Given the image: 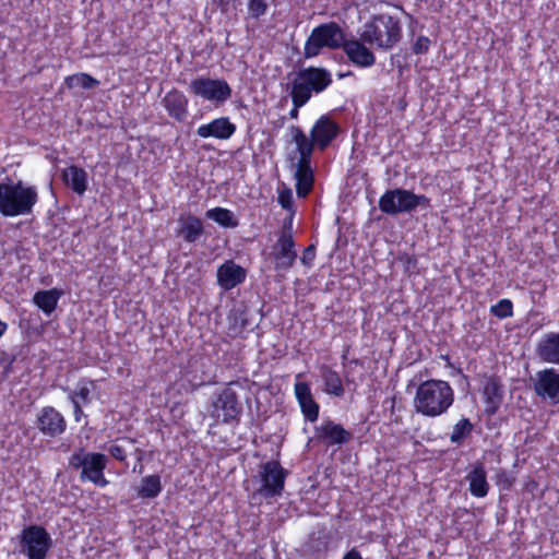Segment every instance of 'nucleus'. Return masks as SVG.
Wrapping results in <instances>:
<instances>
[{"instance_id":"nucleus-1","label":"nucleus","mask_w":559,"mask_h":559,"mask_svg":"<svg viewBox=\"0 0 559 559\" xmlns=\"http://www.w3.org/2000/svg\"><path fill=\"white\" fill-rule=\"evenodd\" d=\"M454 402L451 385L443 380L430 379L421 382L414 397V408L427 417H438L444 414Z\"/></svg>"},{"instance_id":"nucleus-2","label":"nucleus","mask_w":559,"mask_h":559,"mask_svg":"<svg viewBox=\"0 0 559 559\" xmlns=\"http://www.w3.org/2000/svg\"><path fill=\"white\" fill-rule=\"evenodd\" d=\"M38 201L37 189L23 181L0 182V213L5 217L28 215Z\"/></svg>"},{"instance_id":"nucleus-3","label":"nucleus","mask_w":559,"mask_h":559,"mask_svg":"<svg viewBox=\"0 0 559 559\" xmlns=\"http://www.w3.org/2000/svg\"><path fill=\"white\" fill-rule=\"evenodd\" d=\"M402 38V26L397 17L379 14L364 25L360 39L371 47L389 50Z\"/></svg>"},{"instance_id":"nucleus-4","label":"nucleus","mask_w":559,"mask_h":559,"mask_svg":"<svg viewBox=\"0 0 559 559\" xmlns=\"http://www.w3.org/2000/svg\"><path fill=\"white\" fill-rule=\"evenodd\" d=\"M332 83L331 73L324 68L309 67L299 70L290 83V97L296 107L305 106L312 93L323 92Z\"/></svg>"},{"instance_id":"nucleus-5","label":"nucleus","mask_w":559,"mask_h":559,"mask_svg":"<svg viewBox=\"0 0 559 559\" xmlns=\"http://www.w3.org/2000/svg\"><path fill=\"white\" fill-rule=\"evenodd\" d=\"M430 200L424 194H415L411 190L396 188L386 190L379 199V209L388 215L409 213L418 206L428 207Z\"/></svg>"},{"instance_id":"nucleus-6","label":"nucleus","mask_w":559,"mask_h":559,"mask_svg":"<svg viewBox=\"0 0 559 559\" xmlns=\"http://www.w3.org/2000/svg\"><path fill=\"white\" fill-rule=\"evenodd\" d=\"M345 35L335 22L320 24L311 31L304 48L305 58H312L320 53L322 48H343Z\"/></svg>"},{"instance_id":"nucleus-7","label":"nucleus","mask_w":559,"mask_h":559,"mask_svg":"<svg viewBox=\"0 0 559 559\" xmlns=\"http://www.w3.org/2000/svg\"><path fill=\"white\" fill-rule=\"evenodd\" d=\"M287 474L288 472L277 461H269L261 464L255 476L259 486L254 495L264 499L281 497L284 491Z\"/></svg>"},{"instance_id":"nucleus-8","label":"nucleus","mask_w":559,"mask_h":559,"mask_svg":"<svg viewBox=\"0 0 559 559\" xmlns=\"http://www.w3.org/2000/svg\"><path fill=\"white\" fill-rule=\"evenodd\" d=\"M69 464L73 468L82 469L80 476L82 481L90 480L100 487L108 485V480L104 477V469L107 465L104 454L80 450L70 456Z\"/></svg>"},{"instance_id":"nucleus-9","label":"nucleus","mask_w":559,"mask_h":559,"mask_svg":"<svg viewBox=\"0 0 559 559\" xmlns=\"http://www.w3.org/2000/svg\"><path fill=\"white\" fill-rule=\"evenodd\" d=\"M241 412L242 406L238 395L230 386H226L213 395L210 415L216 423L238 421Z\"/></svg>"},{"instance_id":"nucleus-10","label":"nucleus","mask_w":559,"mask_h":559,"mask_svg":"<svg viewBox=\"0 0 559 559\" xmlns=\"http://www.w3.org/2000/svg\"><path fill=\"white\" fill-rule=\"evenodd\" d=\"M22 552L28 559H46L52 540L45 527L39 525L26 526L20 535Z\"/></svg>"},{"instance_id":"nucleus-11","label":"nucleus","mask_w":559,"mask_h":559,"mask_svg":"<svg viewBox=\"0 0 559 559\" xmlns=\"http://www.w3.org/2000/svg\"><path fill=\"white\" fill-rule=\"evenodd\" d=\"M277 271H288L295 264L297 251L293 238L292 222L284 224L271 253Z\"/></svg>"},{"instance_id":"nucleus-12","label":"nucleus","mask_w":559,"mask_h":559,"mask_svg":"<svg viewBox=\"0 0 559 559\" xmlns=\"http://www.w3.org/2000/svg\"><path fill=\"white\" fill-rule=\"evenodd\" d=\"M190 92L203 99L222 104L231 96V88L225 80L197 78L189 84Z\"/></svg>"},{"instance_id":"nucleus-13","label":"nucleus","mask_w":559,"mask_h":559,"mask_svg":"<svg viewBox=\"0 0 559 559\" xmlns=\"http://www.w3.org/2000/svg\"><path fill=\"white\" fill-rule=\"evenodd\" d=\"M36 427L44 436L55 438L66 431L67 421L55 407L45 406L37 415Z\"/></svg>"},{"instance_id":"nucleus-14","label":"nucleus","mask_w":559,"mask_h":559,"mask_svg":"<svg viewBox=\"0 0 559 559\" xmlns=\"http://www.w3.org/2000/svg\"><path fill=\"white\" fill-rule=\"evenodd\" d=\"M534 391L540 397H548L554 403L559 402V371L554 368L544 369L536 373Z\"/></svg>"},{"instance_id":"nucleus-15","label":"nucleus","mask_w":559,"mask_h":559,"mask_svg":"<svg viewBox=\"0 0 559 559\" xmlns=\"http://www.w3.org/2000/svg\"><path fill=\"white\" fill-rule=\"evenodd\" d=\"M289 160L296 179V193L299 198H305L313 186L311 160H296L295 156L289 157Z\"/></svg>"},{"instance_id":"nucleus-16","label":"nucleus","mask_w":559,"mask_h":559,"mask_svg":"<svg viewBox=\"0 0 559 559\" xmlns=\"http://www.w3.org/2000/svg\"><path fill=\"white\" fill-rule=\"evenodd\" d=\"M365 41L359 39L346 40L343 45V50L348 59L356 66L361 68H368L376 63V57L373 52L366 47Z\"/></svg>"},{"instance_id":"nucleus-17","label":"nucleus","mask_w":559,"mask_h":559,"mask_svg":"<svg viewBox=\"0 0 559 559\" xmlns=\"http://www.w3.org/2000/svg\"><path fill=\"white\" fill-rule=\"evenodd\" d=\"M503 385L496 377H488L483 386L485 413L495 415L503 401Z\"/></svg>"},{"instance_id":"nucleus-18","label":"nucleus","mask_w":559,"mask_h":559,"mask_svg":"<svg viewBox=\"0 0 559 559\" xmlns=\"http://www.w3.org/2000/svg\"><path fill=\"white\" fill-rule=\"evenodd\" d=\"M338 126L329 117H320L311 129L310 136L320 150H324L337 135Z\"/></svg>"},{"instance_id":"nucleus-19","label":"nucleus","mask_w":559,"mask_h":559,"mask_svg":"<svg viewBox=\"0 0 559 559\" xmlns=\"http://www.w3.org/2000/svg\"><path fill=\"white\" fill-rule=\"evenodd\" d=\"M236 131V126L227 117H221L212 120L210 123L202 124L197 129L200 138H215L219 140L229 139Z\"/></svg>"},{"instance_id":"nucleus-20","label":"nucleus","mask_w":559,"mask_h":559,"mask_svg":"<svg viewBox=\"0 0 559 559\" xmlns=\"http://www.w3.org/2000/svg\"><path fill=\"white\" fill-rule=\"evenodd\" d=\"M246 278V271L233 260L224 262L217 270V283L225 289L229 290L242 283Z\"/></svg>"},{"instance_id":"nucleus-21","label":"nucleus","mask_w":559,"mask_h":559,"mask_svg":"<svg viewBox=\"0 0 559 559\" xmlns=\"http://www.w3.org/2000/svg\"><path fill=\"white\" fill-rule=\"evenodd\" d=\"M316 438L329 444H344L352 438V433L340 424L326 420L316 427Z\"/></svg>"},{"instance_id":"nucleus-22","label":"nucleus","mask_w":559,"mask_h":559,"mask_svg":"<svg viewBox=\"0 0 559 559\" xmlns=\"http://www.w3.org/2000/svg\"><path fill=\"white\" fill-rule=\"evenodd\" d=\"M295 395L305 418L311 423L316 421L319 416V405L312 397L309 384L307 382H297L295 384Z\"/></svg>"},{"instance_id":"nucleus-23","label":"nucleus","mask_w":559,"mask_h":559,"mask_svg":"<svg viewBox=\"0 0 559 559\" xmlns=\"http://www.w3.org/2000/svg\"><path fill=\"white\" fill-rule=\"evenodd\" d=\"M163 105L168 115L181 122L188 116V98L178 90H171L163 98Z\"/></svg>"},{"instance_id":"nucleus-24","label":"nucleus","mask_w":559,"mask_h":559,"mask_svg":"<svg viewBox=\"0 0 559 559\" xmlns=\"http://www.w3.org/2000/svg\"><path fill=\"white\" fill-rule=\"evenodd\" d=\"M536 354L544 362L559 365V332L545 334L537 343Z\"/></svg>"},{"instance_id":"nucleus-25","label":"nucleus","mask_w":559,"mask_h":559,"mask_svg":"<svg viewBox=\"0 0 559 559\" xmlns=\"http://www.w3.org/2000/svg\"><path fill=\"white\" fill-rule=\"evenodd\" d=\"M465 478L468 481V489L472 496L477 498L487 496L489 491V484L487 481V473L483 463H475Z\"/></svg>"},{"instance_id":"nucleus-26","label":"nucleus","mask_w":559,"mask_h":559,"mask_svg":"<svg viewBox=\"0 0 559 559\" xmlns=\"http://www.w3.org/2000/svg\"><path fill=\"white\" fill-rule=\"evenodd\" d=\"M178 222L177 236L182 237L187 242L197 241L204 233L202 221L194 215L181 216Z\"/></svg>"},{"instance_id":"nucleus-27","label":"nucleus","mask_w":559,"mask_h":559,"mask_svg":"<svg viewBox=\"0 0 559 559\" xmlns=\"http://www.w3.org/2000/svg\"><path fill=\"white\" fill-rule=\"evenodd\" d=\"M228 322L231 336L242 335L250 325L248 308L242 302L234 305L228 314Z\"/></svg>"},{"instance_id":"nucleus-28","label":"nucleus","mask_w":559,"mask_h":559,"mask_svg":"<svg viewBox=\"0 0 559 559\" xmlns=\"http://www.w3.org/2000/svg\"><path fill=\"white\" fill-rule=\"evenodd\" d=\"M63 180L75 193L82 195L87 188V174L84 169L70 166L62 173Z\"/></svg>"},{"instance_id":"nucleus-29","label":"nucleus","mask_w":559,"mask_h":559,"mask_svg":"<svg viewBox=\"0 0 559 559\" xmlns=\"http://www.w3.org/2000/svg\"><path fill=\"white\" fill-rule=\"evenodd\" d=\"M61 292L57 288L38 290L33 297V302L46 314H51L58 305Z\"/></svg>"},{"instance_id":"nucleus-30","label":"nucleus","mask_w":559,"mask_h":559,"mask_svg":"<svg viewBox=\"0 0 559 559\" xmlns=\"http://www.w3.org/2000/svg\"><path fill=\"white\" fill-rule=\"evenodd\" d=\"M290 133L299 154L297 160H311V155L316 145L313 140H309L305 132L297 126L290 127Z\"/></svg>"},{"instance_id":"nucleus-31","label":"nucleus","mask_w":559,"mask_h":559,"mask_svg":"<svg viewBox=\"0 0 559 559\" xmlns=\"http://www.w3.org/2000/svg\"><path fill=\"white\" fill-rule=\"evenodd\" d=\"M320 374L324 382V391L328 394L334 395L336 397H342L344 395L342 379L336 371L328 366H322L320 369Z\"/></svg>"},{"instance_id":"nucleus-32","label":"nucleus","mask_w":559,"mask_h":559,"mask_svg":"<svg viewBox=\"0 0 559 559\" xmlns=\"http://www.w3.org/2000/svg\"><path fill=\"white\" fill-rule=\"evenodd\" d=\"M135 440L124 437L117 440L108 448V452L118 461L123 462L127 457V453L133 451L138 455V460L142 459V450L134 447Z\"/></svg>"},{"instance_id":"nucleus-33","label":"nucleus","mask_w":559,"mask_h":559,"mask_svg":"<svg viewBox=\"0 0 559 559\" xmlns=\"http://www.w3.org/2000/svg\"><path fill=\"white\" fill-rule=\"evenodd\" d=\"M162 491L159 475H148L142 478L141 486L138 488V495L141 498L153 499Z\"/></svg>"},{"instance_id":"nucleus-34","label":"nucleus","mask_w":559,"mask_h":559,"mask_svg":"<svg viewBox=\"0 0 559 559\" xmlns=\"http://www.w3.org/2000/svg\"><path fill=\"white\" fill-rule=\"evenodd\" d=\"M206 217L214 221L225 228H235L238 226V221L230 210L224 207H214L206 212Z\"/></svg>"},{"instance_id":"nucleus-35","label":"nucleus","mask_w":559,"mask_h":559,"mask_svg":"<svg viewBox=\"0 0 559 559\" xmlns=\"http://www.w3.org/2000/svg\"><path fill=\"white\" fill-rule=\"evenodd\" d=\"M94 381L82 380L78 383L76 389L69 391V399L74 404L81 403L82 406L91 402V391Z\"/></svg>"},{"instance_id":"nucleus-36","label":"nucleus","mask_w":559,"mask_h":559,"mask_svg":"<svg viewBox=\"0 0 559 559\" xmlns=\"http://www.w3.org/2000/svg\"><path fill=\"white\" fill-rule=\"evenodd\" d=\"M66 84L69 88L82 87L90 90L96 87L99 82L87 73H78L66 78Z\"/></svg>"},{"instance_id":"nucleus-37","label":"nucleus","mask_w":559,"mask_h":559,"mask_svg":"<svg viewBox=\"0 0 559 559\" xmlns=\"http://www.w3.org/2000/svg\"><path fill=\"white\" fill-rule=\"evenodd\" d=\"M473 424L468 418H462L457 421L452 429L450 440L452 443L460 444L462 440L472 432Z\"/></svg>"},{"instance_id":"nucleus-38","label":"nucleus","mask_w":559,"mask_h":559,"mask_svg":"<svg viewBox=\"0 0 559 559\" xmlns=\"http://www.w3.org/2000/svg\"><path fill=\"white\" fill-rule=\"evenodd\" d=\"M490 312L499 319L510 318L513 316V304L510 299H501L491 306Z\"/></svg>"},{"instance_id":"nucleus-39","label":"nucleus","mask_w":559,"mask_h":559,"mask_svg":"<svg viewBox=\"0 0 559 559\" xmlns=\"http://www.w3.org/2000/svg\"><path fill=\"white\" fill-rule=\"evenodd\" d=\"M248 10L253 17H259L263 15L266 11V3L264 0H250L248 4Z\"/></svg>"},{"instance_id":"nucleus-40","label":"nucleus","mask_w":559,"mask_h":559,"mask_svg":"<svg viewBox=\"0 0 559 559\" xmlns=\"http://www.w3.org/2000/svg\"><path fill=\"white\" fill-rule=\"evenodd\" d=\"M430 46V39L426 36H419L413 45V51L416 55L426 53Z\"/></svg>"},{"instance_id":"nucleus-41","label":"nucleus","mask_w":559,"mask_h":559,"mask_svg":"<svg viewBox=\"0 0 559 559\" xmlns=\"http://www.w3.org/2000/svg\"><path fill=\"white\" fill-rule=\"evenodd\" d=\"M278 203L285 210H292L293 207V193L290 189H286L280 192Z\"/></svg>"},{"instance_id":"nucleus-42","label":"nucleus","mask_w":559,"mask_h":559,"mask_svg":"<svg viewBox=\"0 0 559 559\" xmlns=\"http://www.w3.org/2000/svg\"><path fill=\"white\" fill-rule=\"evenodd\" d=\"M316 257V247L313 245L308 246L302 253L301 262L305 265H310Z\"/></svg>"},{"instance_id":"nucleus-43","label":"nucleus","mask_w":559,"mask_h":559,"mask_svg":"<svg viewBox=\"0 0 559 559\" xmlns=\"http://www.w3.org/2000/svg\"><path fill=\"white\" fill-rule=\"evenodd\" d=\"M13 358L8 359L7 354L0 349V367L4 365V373L8 374L10 371Z\"/></svg>"},{"instance_id":"nucleus-44","label":"nucleus","mask_w":559,"mask_h":559,"mask_svg":"<svg viewBox=\"0 0 559 559\" xmlns=\"http://www.w3.org/2000/svg\"><path fill=\"white\" fill-rule=\"evenodd\" d=\"M82 405L81 403H76L74 402L73 404V408H74V418H75V421H80L81 420V417L84 416V413L82 411Z\"/></svg>"},{"instance_id":"nucleus-45","label":"nucleus","mask_w":559,"mask_h":559,"mask_svg":"<svg viewBox=\"0 0 559 559\" xmlns=\"http://www.w3.org/2000/svg\"><path fill=\"white\" fill-rule=\"evenodd\" d=\"M343 559H362L359 551L352 549L343 557Z\"/></svg>"},{"instance_id":"nucleus-46","label":"nucleus","mask_w":559,"mask_h":559,"mask_svg":"<svg viewBox=\"0 0 559 559\" xmlns=\"http://www.w3.org/2000/svg\"><path fill=\"white\" fill-rule=\"evenodd\" d=\"M300 107H296V105H294L293 109L289 111V117L292 119H296L298 117V109Z\"/></svg>"},{"instance_id":"nucleus-47","label":"nucleus","mask_w":559,"mask_h":559,"mask_svg":"<svg viewBox=\"0 0 559 559\" xmlns=\"http://www.w3.org/2000/svg\"><path fill=\"white\" fill-rule=\"evenodd\" d=\"M8 329V324L5 322H3L2 320H0V337L5 333Z\"/></svg>"}]
</instances>
